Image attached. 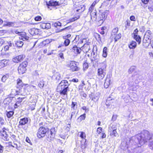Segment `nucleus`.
<instances>
[{
  "label": "nucleus",
  "instance_id": "a211bd4d",
  "mask_svg": "<svg viewBox=\"0 0 153 153\" xmlns=\"http://www.w3.org/2000/svg\"><path fill=\"white\" fill-rule=\"evenodd\" d=\"M25 57V56L22 54L20 55L13 58V61L16 63H18L22 61Z\"/></svg>",
  "mask_w": 153,
  "mask_h": 153
},
{
  "label": "nucleus",
  "instance_id": "a18cd8bd",
  "mask_svg": "<svg viewBox=\"0 0 153 153\" xmlns=\"http://www.w3.org/2000/svg\"><path fill=\"white\" fill-rule=\"evenodd\" d=\"M94 36L96 39L98 41H101V37L100 35L97 33H95Z\"/></svg>",
  "mask_w": 153,
  "mask_h": 153
},
{
  "label": "nucleus",
  "instance_id": "c85d7f7f",
  "mask_svg": "<svg viewBox=\"0 0 153 153\" xmlns=\"http://www.w3.org/2000/svg\"><path fill=\"white\" fill-rule=\"evenodd\" d=\"M15 44L16 47L19 48L22 47L24 44L23 42L19 40L15 42Z\"/></svg>",
  "mask_w": 153,
  "mask_h": 153
},
{
  "label": "nucleus",
  "instance_id": "0e129e2a",
  "mask_svg": "<svg viewBox=\"0 0 153 153\" xmlns=\"http://www.w3.org/2000/svg\"><path fill=\"white\" fill-rule=\"evenodd\" d=\"M97 3V0H95L93 1L90 6L94 7L96 4Z\"/></svg>",
  "mask_w": 153,
  "mask_h": 153
},
{
  "label": "nucleus",
  "instance_id": "bb28decb",
  "mask_svg": "<svg viewBox=\"0 0 153 153\" xmlns=\"http://www.w3.org/2000/svg\"><path fill=\"white\" fill-rule=\"evenodd\" d=\"M38 29L36 28L31 29L30 30V33L32 35H34L38 34Z\"/></svg>",
  "mask_w": 153,
  "mask_h": 153
},
{
  "label": "nucleus",
  "instance_id": "3c124183",
  "mask_svg": "<svg viewBox=\"0 0 153 153\" xmlns=\"http://www.w3.org/2000/svg\"><path fill=\"white\" fill-rule=\"evenodd\" d=\"M71 127V124H68L67 126L65 127V129L67 132H68L70 131Z\"/></svg>",
  "mask_w": 153,
  "mask_h": 153
},
{
  "label": "nucleus",
  "instance_id": "603ef678",
  "mask_svg": "<svg viewBox=\"0 0 153 153\" xmlns=\"http://www.w3.org/2000/svg\"><path fill=\"white\" fill-rule=\"evenodd\" d=\"M45 29H48L51 28V24L49 23H45Z\"/></svg>",
  "mask_w": 153,
  "mask_h": 153
},
{
  "label": "nucleus",
  "instance_id": "7c9ffc66",
  "mask_svg": "<svg viewBox=\"0 0 153 153\" xmlns=\"http://www.w3.org/2000/svg\"><path fill=\"white\" fill-rule=\"evenodd\" d=\"M86 118V114L84 113L83 114L80 115L77 119L78 121L79 122H81L82 121L85 120Z\"/></svg>",
  "mask_w": 153,
  "mask_h": 153
},
{
  "label": "nucleus",
  "instance_id": "6e6552de",
  "mask_svg": "<svg viewBox=\"0 0 153 153\" xmlns=\"http://www.w3.org/2000/svg\"><path fill=\"white\" fill-rule=\"evenodd\" d=\"M143 143H145L152 139L153 137L152 134L149 131L145 130L143 132Z\"/></svg>",
  "mask_w": 153,
  "mask_h": 153
},
{
  "label": "nucleus",
  "instance_id": "4be33fe9",
  "mask_svg": "<svg viewBox=\"0 0 153 153\" xmlns=\"http://www.w3.org/2000/svg\"><path fill=\"white\" fill-rule=\"evenodd\" d=\"M24 98V97L21 98L19 97L17 98V100L14 105V108H17L19 105H21L23 99Z\"/></svg>",
  "mask_w": 153,
  "mask_h": 153
},
{
  "label": "nucleus",
  "instance_id": "7ed1b4c3",
  "mask_svg": "<svg viewBox=\"0 0 153 153\" xmlns=\"http://www.w3.org/2000/svg\"><path fill=\"white\" fill-rule=\"evenodd\" d=\"M50 132V137L51 138L52 136L55 133L54 128H52L50 129L44 126H41L38 129L37 133V136L39 138H41L45 137L48 133Z\"/></svg>",
  "mask_w": 153,
  "mask_h": 153
},
{
  "label": "nucleus",
  "instance_id": "473e14b6",
  "mask_svg": "<svg viewBox=\"0 0 153 153\" xmlns=\"http://www.w3.org/2000/svg\"><path fill=\"white\" fill-rule=\"evenodd\" d=\"M36 102L34 101L33 104H30L29 107V109L31 111H33L35 109V107L36 105Z\"/></svg>",
  "mask_w": 153,
  "mask_h": 153
},
{
  "label": "nucleus",
  "instance_id": "4c0bfd02",
  "mask_svg": "<svg viewBox=\"0 0 153 153\" xmlns=\"http://www.w3.org/2000/svg\"><path fill=\"white\" fill-rule=\"evenodd\" d=\"M77 103L76 102H72L71 105V109L73 110H75V108H77Z\"/></svg>",
  "mask_w": 153,
  "mask_h": 153
},
{
  "label": "nucleus",
  "instance_id": "37998d69",
  "mask_svg": "<svg viewBox=\"0 0 153 153\" xmlns=\"http://www.w3.org/2000/svg\"><path fill=\"white\" fill-rule=\"evenodd\" d=\"M140 1V4L144 5L147 4L149 1V0H139Z\"/></svg>",
  "mask_w": 153,
  "mask_h": 153
},
{
  "label": "nucleus",
  "instance_id": "8fccbe9b",
  "mask_svg": "<svg viewBox=\"0 0 153 153\" xmlns=\"http://www.w3.org/2000/svg\"><path fill=\"white\" fill-rule=\"evenodd\" d=\"M102 130H103L102 127H99L97 128L96 131L97 133L99 134L102 132Z\"/></svg>",
  "mask_w": 153,
  "mask_h": 153
},
{
  "label": "nucleus",
  "instance_id": "774afa93",
  "mask_svg": "<svg viewBox=\"0 0 153 153\" xmlns=\"http://www.w3.org/2000/svg\"><path fill=\"white\" fill-rule=\"evenodd\" d=\"M149 146L151 149H153V141L150 142Z\"/></svg>",
  "mask_w": 153,
  "mask_h": 153
},
{
  "label": "nucleus",
  "instance_id": "cd10ccee",
  "mask_svg": "<svg viewBox=\"0 0 153 153\" xmlns=\"http://www.w3.org/2000/svg\"><path fill=\"white\" fill-rule=\"evenodd\" d=\"M91 19L92 21L96 20L97 18V12H95L90 13Z\"/></svg>",
  "mask_w": 153,
  "mask_h": 153
},
{
  "label": "nucleus",
  "instance_id": "dca6fc26",
  "mask_svg": "<svg viewBox=\"0 0 153 153\" xmlns=\"http://www.w3.org/2000/svg\"><path fill=\"white\" fill-rule=\"evenodd\" d=\"M115 103L116 101L115 99L110 97L107 98L105 102L106 105L108 107H111L112 106H114Z\"/></svg>",
  "mask_w": 153,
  "mask_h": 153
},
{
  "label": "nucleus",
  "instance_id": "13d9d810",
  "mask_svg": "<svg viewBox=\"0 0 153 153\" xmlns=\"http://www.w3.org/2000/svg\"><path fill=\"white\" fill-rule=\"evenodd\" d=\"M82 109L85 111V112H87L89 111V109L88 108H87L86 106H83L82 107Z\"/></svg>",
  "mask_w": 153,
  "mask_h": 153
},
{
  "label": "nucleus",
  "instance_id": "680f3d73",
  "mask_svg": "<svg viewBox=\"0 0 153 153\" xmlns=\"http://www.w3.org/2000/svg\"><path fill=\"white\" fill-rule=\"evenodd\" d=\"M79 81L78 79L76 78H73L72 79L69 80L70 82H77Z\"/></svg>",
  "mask_w": 153,
  "mask_h": 153
},
{
  "label": "nucleus",
  "instance_id": "052dcab7",
  "mask_svg": "<svg viewBox=\"0 0 153 153\" xmlns=\"http://www.w3.org/2000/svg\"><path fill=\"white\" fill-rule=\"evenodd\" d=\"M6 32V31L5 30H0V36L3 35Z\"/></svg>",
  "mask_w": 153,
  "mask_h": 153
},
{
  "label": "nucleus",
  "instance_id": "423d86ee",
  "mask_svg": "<svg viewBox=\"0 0 153 153\" xmlns=\"http://www.w3.org/2000/svg\"><path fill=\"white\" fill-rule=\"evenodd\" d=\"M119 28L118 27H116L114 28L111 32V37L112 39H114L115 42L120 39L121 37V34L120 33H118Z\"/></svg>",
  "mask_w": 153,
  "mask_h": 153
},
{
  "label": "nucleus",
  "instance_id": "69168bd1",
  "mask_svg": "<svg viewBox=\"0 0 153 153\" xmlns=\"http://www.w3.org/2000/svg\"><path fill=\"white\" fill-rule=\"evenodd\" d=\"M14 24L13 22H7V24L5 25L6 26H12Z\"/></svg>",
  "mask_w": 153,
  "mask_h": 153
},
{
  "label": "nucleus",
  "instance_id": "de8ad7c7",
  "mask_svg": "<svg viewBox=\"0 0 153 153\" xmlns=\"http://www.w3.org/2000/svg\"><path fill=\"white\" fill-rule=\"evenodd\" d=\"M9 77L8 74L4 75L1 78V81L3 82H5Z\"/></svg>",
  "mask_w": 153,
  "mask_h": 153
},
{
  "label": "nucleus",
  "instance_id": "e433bc0d",
  "mask_svg": "<svg viewBox=\"0 0 153 153\" xmlns=\"http://www.w3.org/2000/svg\"><path fill=\"white\" fill-rule=\"evenodd\" d=\"M131 21L129 19H127L125 22V27L127 28L129 27L131 25Z\"/></svg>",
  "mask_w": 153,
  "mask_h": 153
},
{
  "label": "nucleus",
  "instance_id": "1a4fd4ad",
  "mask_svg": "<svg viewBox=\"0 0 153 153\" xmlns=\"http://www.w3.org/2000/svg\"><path fill=\"white\" fill-rule=\"evenodd\" d=\"M68 67L70 68V70L72 72L78 71L80 69V68L77 66L76 62L73 61L70 62L69 64L68 65Z\"/></svg>",
  "mask_w": 153,
  "mask_h": 153
},
{
  "label": "nucleus",
  "instance_id": "2f4dec72",
  "mask_svg": "<svg viewBox=\"0 0 153 153\" xmlns=\"http://www.w3.org/2000/svg\"><path fill=\"white\" fill-rule=\"evenodd\" d=\"M14 114V112L13 111H7L6 115L7 117L10 118Z\"/></svg>",
  "mask_w": 153,
  "mask_h": 153
},
{
  "label": "nucleus",
  "instance_id": "f257e3e1",
  "mask_svg": "<svg viewBox=\"0 0 153 153\" xmlns=\"http://www.w3.org/2000/svg\"><path fill=\"white\" fill-rule=\"evenodd\" d=\"M85 8L86 6L85 4L80 3L74 4L73 8L74 17L68 20V23L74 22L79 19L81 14L85 10Z\"/></svg>",
  "mask_w": 153,
  "mask_h": 153
},
{
  "label": "nucleus",
  "instance_id": "e2e57ef3",
  "mask_svg": "<svg viewBox=\"0 0 153 153\" xmlns=\"http://www.w3.org/2000/svg\"><path fill=\"white\" fill-rule=\"evenodd\" d=\"M10 138L12 140H15L16 139V136L14 134H12L10 135Z\"/></svg>",
  "mask_w": 153,
  "mask_h": 153
},
{
  "label": "nucleus",
  "instance_id": "ddd939ff",
  "mask_svg": "<svg viewBox=\"0 0 153 153\" xmlns=\"http://www.w3.org/2000/svg\"><path fill=\"white\" fill-rule=\"evenodd\" d=\"M6 128L5 127L3 128L0 131V136L1 138L5 141H8L9 140L8 138V135L6 131Z\"/></svg>",
  "mask_w": 153,
  "mask_h": 153
},
{
  "label": "nucleus",
  "instance_id": "412c9836",
  "mask_svg": "<svg viewBox=\"0 0 153 153\" xmlns=\"http://www.w3.org/2000/svg\"><path fill=\"white\" fill-rule=\"evenodd\" d=\"M72 50L73 52L76 54H80L81 51V48L78 47L76 45L74 46L72 48Z\"/></svg>",
  "mask_w": 153,
  "mask_h": 153
},
{
  "label": "nucleus",
  "instance_id": "4468645a",
  "mask_svg": "<svg viewBox=\"0 0 153 153\" xmlns=\"http://www.w3.org/2000/svg\"><path fill=\"white\" fill-rule=\"evenodd\" d=\"M28 122V118L26 117L20 119L18 126V128H24V126L27 124Z\"/></svg>",
  "mask_w": 153,
  "mask_h": 153
},
{
  "label": "nucleus",
  "instance_id": "f704fd0d",
  "mask_svg": "<svg viewBox=\"0 0 153 153\" xmlns=\"http://www.w3.org/2000/svg\"><path fill=\"white\" fill-rule=\"evenodd\" d=\"M110 1H108L107 0L104 1L102 3L101 7H105L108 6L109 4Z\"/></svg>",
  "mask_w": 153,
  "mask_h": 153
},
{
  "label": "nucleus",
  "instance_id": "338daca9",
  "mask_svg": "<svg viewBox=\"0 0 153 153\" xmlns=\"http://www.w3.org/2000/svg\"><path fill=\"white\" fill-rule=\"evenodd\" d=\"M59 57L62 59H64L63 54L62 53H61L59 54Z\"/></svg>",
  "mask_w": 153,
  "mask_h": 153
},
{
  "label": "nucleus",
  "instance_id": "5fc2aeb1",
  "mask_svg": "<svg viewBox=\"0 0 153 153\" xmlns=\"http://www.w3.org/2000/svg\"><path fill=\"white\" fill-rule=\"evenodd\" d=\"M44 81H40L38 84L39 87L41 88H42L44 85Z\"/></svg>",
  "mask_w": 153,
  "mask_h": 153
},
{
  "label": "nucleus",
  "instance_id": "393cba45",
  "mask_svg": "<svg viewBox=\"0 0 153 153\" xmlns=\"http://www.w3.org/2000/svg\"><path fill=\"white\" fill-rule=\"evenodd\" d=\"M84 39L80 37L78 35L76 36L74 41H75L77 43V44H81L83 42V40Z\"/></svg>",
  "mask_w": 153,
  "mask_h": 153
},
{
  "label": "nucleus",
  "instance_id": "4d7b16f0",
  "mask_svg": "<svg viewBox=\"0 0 153 153\" xmlns=\"http://www.w3.org/2000/svg\"><path fill=\"white\" fill-rule=\"evenodd\" d=\"M40 27L43 29H45V23L43 22H40Z\"/></svg>",
  "mask_w": 153,
  "mask_h": 153
},
{
  "label": "nucleus",
  "instance_id": "20e7f679",
  "mask_svg": "<svg viewBox=\"0 0 153 153\" xmlns=\"http://www.w3.org/2000/svg\"><path fill=\"white\" fill-rule=\"evenodd\" d=\"M16 88L18 90L16 91L17 95H19L21 93L22 90L23 89V94H26L27 92H28V89L30 87L29 85L27 84L24 83L22 80L20 78H18L16 80Z\"/></svg>",
  "mask_w": 153,
  "mask_h": 153
},
{
  "label": "nucleus",
  "instance_id": "864d4df0",
  "mask_svg": "<svg viewBox=\"0 0 153 153\" xmlns=\"http://www.w3.org/2000/svg\"><path fill=\"white\" fill-rule=\"evenodd\" d=\"M83 68L84 69H86L88 67V65L86 62H84L83 65Z\"/></svg>",
  "mask_w": 153,
  "mask_h": 153
},
{
  "label": "nucleus",
  "instance_id": "39448f33",
  "mask_svg": "<svg viewBox=\"0 0 153 153\" xmlns=\"http://www.w3.org/2000/svg\"><path fill=\"white\" fill-rule=\"evenodd\" d=\"M100 67L97 70V78L99 80L102 79L106 74L107 67L106 63L104 62L100 63Z\"/></svg>",
  "mask_w": 153,
  "mask_h": 153
},
{
  "label": "nucleus",
  "instance_id": "79ce46f5",
  "mask_svg": "<svg viewBox=\"0 0 153 153\" xmlns=\"http://www.w3.org/2000/svg\"><path fill=\"white\" fill-rule=\"evenodd\" d=\"M85 85L84 81H82V84H81L78 86V90H82L83 89L84 86Z\"/></svg>",
  "mask_w": 153,
  "mask_h": 153
},
{
  "label": "nucleus",
  "instance_id": "6e6d98bb",
  "mask_svg": "<svg viewBox=\"0 0 153 153\" xmlns=\"http://www.w3.org/2000/svg\"><path fill=\"white\" fill-rule=\"evenodd\" d=\"M135 70V67L134 66L131 67L129 69L128 72L129 73L131 74Z\"/></svg>",
  "mask_w": 153,
  "mask_h": 153
},
{
  "label": "nucleus",
  "instance_id": "09e8293b",
  "mask_svg": "<svg viewBox=\"0 0 153 153\" xmlns=\"http://www.w3.org/2000/svg\"><path fill=\"white\" fill-rule=\"evenodd\" d=\"M34 19L36 21H40L42 19V17L40 16H37L34 17Z\"/></svg>",
  "mask_w": 153,
  "mask_h": 153
},
{
  "label": "nucleus",
  "instance_id": "f3484780",
  "mask_svg": "<svg viewBox=\"0 0 153 153\" xmlns=\"http://www.w3.org/2000/svg\"><path fill=\"white\" fill-rule=\"evenodd\" d=\"M152 39H153V32L152 33L150 30H148L146 31L144 39L147 41L148 40L150 41Z\"/></svg>",
  "mask_w": 153,
  "mask_h": 153
},
{
  "label": "nucleus",
  "instance_id": "58836bf2",
  "mask_svg": "<svg viewBox=\"0 0 153 153\" xmlns=\"http://www.w3.org/2000/svg\"><path fill=\"white\" fill-rule=\"evenodd\" d=\"M90 100L95 101V100H98V99L97 97L92 94H91L89 95Z\"/></svg>",
  "mask_w": 153,
  "mask_h": 153
},
{
  "label": "nucleus",
  "instance_id": "aec40b11",
  "mask_svg": "<svg viewBox=\"0 0 153 153\" xmlns=\"http://www.w3.org/2000/svg\"><path fill=\"white\" fill-rule=\"evenodd\" d=\"M19 36H20V39L23 41L28 40L29 38V37L27 36L25 32H21V33L19 34Z\"/></svg>",
  "mask_w": 153,
  "mask_h": 153
},
{
  "label": "nucleus",
  "instance_id": "a19ab883",
  "mask_svg": "<svg viewBox=\"0 0 153 153\" xmlns=\"http://www.w3.org/2000/svg\"><path fill=\"white\" fill-rule=\"evenodd\" d=\"M7 145L5 146L6 148H9L10 147L15 148L14 146L12 144V143L11 141L5 143Z\"/></svg>",
  "mask_w": 153,
  "mask_h": 153
},
{
  "label": "nucleus",
  "instance_id": "b1692460",
  "mask_svg": "<svg viewBox=\"0 0 153 153\" xmlns=\"http://www.w3.org/2000/svg\"><path fill=\"white\" fill-rule=\"evenodd\" d=\"M81 51H82L84 53H86L88 52L91 49L90 46H87L86 45H84L81 48Z\"/></svg>",
  "mask_w": 153,
  "mask_h": 153
},
{
  "label": "nucleus",
  "instance_id": "9b49d317",
  "mask_svg": "<svg viewBox=\"0 0 153 153\" xmlns=\"http://www.w3.org/2000/svg\"><path fill=\"white\" fill-rule=\"evenodd\" d=\"M109 13V11L106 10L102 12L101 14L102 19H100L97 23L98 26H100L104 22L105 19L107 17Z\"/></svg>",
  "mask_w": 153,
  "mask_h": 153
},
{
  "label": "nucleus",
  "instance_id": "5701e85b",
  "mask_svg": "<svg viewBox=\"0 0 153 153\" xmlns=\"http://www.w3.org/2000/svg\"><path fill=\"white\" fill-rule=\"evenodd\" d=\"M128 47L130 49H134L136 48L137 46L136 42L134 40H132L130 42L128 45Z\"/></svg>",
  "mask_w": 153,
  "mask_h": 153
},
{
  "label": "nucleus",
  "instance_id": "a878e982",
  "mask_svg": "<svg viewBox=\"0 0 153 153\" xmlns=\"http://www.w3.org/2000/svg\"><path fill=\"white\" fill-rule=\"evenodd\" d=\"M111 80L109 78L107 77L104 83V87L105 88H108L110 85Z\"/></svg>",
  "mask_w": 153,
  "mask_h": 153
},
{
  "label": "nucleus",
  "instance_id": "c756f323",
  "mask_svg": "<svg viewBox=\"0 0 153 153\" xmlns=\"http://www.w3.org/2000/svg\"><path fill=\"white\" fill-rule=\"evenodd\" d=\"M15 99L16 98L15 97H7L5 100L8 102H6V103H9L11 102L13 100L15 101Z\"/></svg>",
  "mask_w": 153,
  "mask_h": 153
},
{
  "label": "nucleus",
  "instance_id": "c9c22d12",
  "mask_svg": "<svg viewBox=\"0 0 153 153\" xmlns=\"http://www.w3.org/2000/svg\"><path fill=\"white\" fill-rule=\"evenodd\" d=\"M80 133L79 137L82 139H85L86 135L85 133L83 131H80L79 132Z\"/></svg>",
  "mask_w": 153,
  "mask_h": 153
},
{
  "label": "nucleus",
  "instance_id": "49530a36",
  "mask_svg": "<svg viewBox=\"0 0 153 153\" xmlns=\"http://www.w3.org/2000/svg\"><path fill=\"white\" fill-rule=\"evenodd\" d=\"M6 61L4 60L0 61V69L2 68L5 66V62Z\"/></svg>",
  "mask_w": 153,
  "mask_h": 153
},
{
  "label": "nucleus",
  "instance_id": "bf43d9fd",
  "mask_svg": "<svg viewBox=\"0 0 153 153\" xmlns=\"http://www.w3.org/2000/svg\"><path fill=\"white\" fill-rule=\"evenodd\" d=\"M130 21H136V19L134 16L132 15L130 16Z\"/></svg>",
  "mask_w": 153,
  "mask_h": 153
},
{
  "label": "nucleus",
  "instance_id": "9d476101",
  "mask_svg": "<svg viewBox=\"0 0 153 153\" xmlns=\"http://www.w3.org/2000/svg\"><path fill=\"white\" fill-rule=\"evenodd\" d=\"M139 31L137 28L135 29L132 34L133 39L137 42L138 45H140L141 41V39L140 36L138 35Z\"/></svg>",
  "mask_w": 153,
  "mask_h": 153
},
{
  "label": "nucleus",
  "instance_id": "6ab92c4d",
  "mask_svg": "<svg viewBox=\"0 0 153 153\" xmlns=\"http://www.w3.org/2000/svg\"><path fill=\"white\" fill-rule=\"evenodd\" d=\"M47 5L48 7L49 8V7H56L59 6L60 5L58 1H54L53 0H50L48 2V3H47Z\"/></svg>",
  "mask_w": 153,
  "mask_h": 153
},
{
  "label": "nucleus",
  "instance_id": "2eb2a0df",
  "mask_svg": "<svg viewBox=\"0 0 153 153\" xmlns=\"http://www.w3.org/2000/svg\"><path fill=\"white\" fill-rule=\"evenodd\" d=\"M71 36V35L70 34H66L62 36V38L64 40L63 45L65 46H68L71 42L69 38Z\"/></svg>",
  "mask_w": 153,
  "mask_h": 153
},
{
  "label": "nucleus",
  "instance_id": "c03bdc74",
  "mask_svg": "<svg viewBox=\"0 0 153 153\" xmlns=\"http://www.w3.org/2000/svg\"><path fill=\"white\" fill-rule=\"evenodd\" d=\"M50 42V41L49 39H46L42 41L41 44H42V45L45 46L49 43Z\"/></svg>",
  "mask_w": 153,
  "mask_h": 153
},
{
  "label": "nucleus",
  "instance_id": "f8f14e48",
  "mask_svg": "<svg viewBox=\"0 0 153 153\" xmlns=\"http://www.w3.org/2000/svg\"><path fill=\"white\" fill-rule=\"evenodd\" d=\"M110 133V135L111 136L113 137H116L118 135V134L117 131V126L116 125H112L111 126L109 127Z\"/></svg>",
  "mask_w": 153,
  "mask_h": 153
},
{
  "label": "nucleus",
  "instance_id": "72a5a7b5",
  "mask_svg": "<svg viewBox=\"0 0 153 153\" xmlns=\"http://www.w3.org/2000/svg\"><path fill=\"white\" fill-rule=\"evenodd\" d=\"M107 49L106 47H105L103 49L102 56L104 58H105L107 56Z\"/></svg>",
  "mask_w": 153,
  "mask_h": 153
},
{
  "label": "nucleus",
  "instance_id": "0eeeda50",
  "mask_svg": "<svg viewBox=\"0 0 153 153\" xmlns=\"http://www.w3.org/2000/svg\"><path fill=\"white\" fill-rule=\"evenodd\" d=\"M28 65L27 61H24L20 64L18 68V72L19 74H22L26 72Z\"/></svg>",
  "mask_w": 153,
  "mask_h": 153
},
{
  "label": "nucleus",
  "instance_id": "ea45409f",
  "mask_svg": "<svg viewBox=\"0 0 153 153\" xmlns=\"http://www.w3.org/2000/svg\"><path fill=\"white\" fill-rule=\"evenodd\" d=\"M53 25L54 27L58 28L62 26V23L60 22L57 21L54 23Z\"/></svg>",
  "mask_w": 153,
  "mask_h": 153
},
{
  "label": "nucleus",
  "instance_id": "f03ea898",
  "mask_svg": "<svg viewBox=\"0 0 153 153\" xmlns=\"http://www.w3.org/2000/svg\"><path fill=\"white\" fill-rule=\"evenodd\" d=\"M70 84L68 81L66 80H62L58 85L57 90L60 94L63 97H67L68 91H69V86Z\"/></svg>",
  "mask_w": 153,
  "mask_h": 153
}]
</instances>
